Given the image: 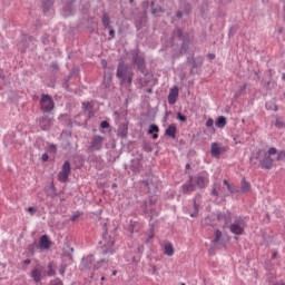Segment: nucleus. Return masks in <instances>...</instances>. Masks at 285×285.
Returning <instances> with one entry per match:
<instances>
[{
    "mask_svg": "<svg viewBox=\"0 0 285 285\" xmlns=\"http://www.w3.org/2000/svg\"><path fill=\"white\" fill-rule=\"evenodd\" d=\"M176 41H180V47ZM170 48H179L178 52H176V57H181L184 52H188L190 50V46L193 45V40L190 39L189 32H184V29L176 27L171 32V37L169 38Z\"/></svg>",
    "mask_w": 285,
    "mask_h": 285,
    "instance_id": "obj_1",
    "label": "nucleus"
},
{
    "mask_svg": "<svg viewBox=\"0 0 285 285\" xmlns=\"http://www.w3.org/2000/svg\"><path fill=\"white\" fill-rule=\"evenodd\" d=\"M115 236L108 233V224L105 223L102 226L101 240L98 243V250L100 255H115L117 250L115 249Z\"/></svg>",
    "mask_w": 285,
    "mask_h": 285,
    "instance_id": "obj_2",
    "label": "nucleus"
},
{
    "mask_svg": "<svg viewBox=\"0 0 285 285\" xmlns=\"http://www.w3.org/2000/svg\"><path fill=\"white\" fill-rule=\"evenodd\" d=\"M116 77L120 81V86H132V77H135V72H132V69L124 60L118 62L117 65V71Z\"/></svg>",
    "mask_w": 285,
    "mask_h": 285,
    "instance_id": "obj_3",
    "label": "nucleus"
},
{
    "mask_svg": "<svg viewBox=\"0 0 285 285\" xmlns=\"http://www.w3.org/2000/svg\"><path fill=\"white\" fill-rule=\"evenodd\" d=\"M131 63L136 66V70L141 75H146V55L139 49L131 52Z\"/></svg>",
    "mask_w": 285,
    "mask_h": 285,
    "instance_id": "obj_4",
    "label": "nucleus"
},
{
    "mask_svg": "<svg viewBox=\"0 0 285 285\" xmlns=\"http://www.w3.org/2000/svg\"><path fill=\"white\" fill-rule=\"evenodd\" d=\"M246 230V218L238 216L232 224H229V233L232 235H244Z\"/></svg>",
    "mask_w": 285,
    "mask_h": 285,
    "instance_id": "obj_5",
    "label": "nucleus"
},
{
    "mask_svg": "<svg viewBox=\"0 0 285 285\" xmlns=\"http://www.w3.org/2000/svg\"><path fill=\"white\" fill-rule=\"evenodd\" d=\"M40 110L46 114L52 112L55 110V100L52 99V96L48 94H42L40 98Z\"/></svg>",
    "mask_w": 285,
    "mask_h": 285,
    "instance_id": "obj_6",
    "label": "nucleus"
},
{
    "mask_svg": "<svg viewBox=\"0 0 285 285\" xmlns=\"http://www.w3.org/2000/svg\"><path fill=\"white\" fill-rule=\"evenodd\" d=\"M187 66H191L190 75H198L199 68L204 66V57L202 56H188L186 60Z\"/></svg>",
    "mask_w": 285,
    "mask_h": 285,
    "instance_id": "obj_7",
    "label": "nucleus"
},
{
    "mask_svg": "<svg viewBox=\"0 0 285 285\" xmlns=\"http://www.w3.org/2000/svg\"><path fill=\"white\" fill-rule=\"evenodd\" d=\"M208 184H210V176L208 175V171L203 170L196 175L195 186L197 188L204 190V188H208Z\"/></svg>",
    "mask_w": 285,
    "mask_h": 285,
    "instance_id": "obj_8",
    "label": "nucleus"
},
{
    "mask_svg": "<svg viewBox=\"0 0 285 285\" xmlns=\"http://www.w3.org/2000/svg\"><path fill=\"white\" fill-rule=\"evenodd\" d=\"M71 170L72 167H70V160H66L62 165L61 170L58 174V181H61V184H66V181H68V177H70Z\"/></svg>",
    "mask_w": 285,
    "mask_h": 285,
    "instance_id": "obj_9",
    "label": "nucleus"
},
{
    "mask_svg": "<svg viewBox=\"0 0 285 285\" xmlns=\"http://www.w3.org/2000/svg\"><path fill=\"white\" fill-rule=\"evenodd\" d=\"M194 180H195V177H193V174H189L187 181L183 184L180 187L183 195H190V193H195L197 187Z\"/></svg>",
    "mask_w": 285,
    "mask_h": 285,
    "instance_id": "obj_10",
    "label": "nucleus"
},
{
    "mask_svg": "<svg viewBox=\"0 0 285 285\" xmlns=\"http://www.w3.org/2000/svg\"><path fill=\"white\" fill-rule=\"evenodd\" d=\"M101 148H104V137L99 135L94 136L91 138V144L88 147V150L90 153H95L101 150Z\"/></svg>",
    "mask_w": 285,
    "mask_h": 285,
    "instance_id": "obj_11",
    "label": "nucleus"
},
{
    "mask_svg": "<svg viewBox=\"0 0 285 285\" xmlns=\"http://www.w3.org/2000/svg\"><path fill=\"white\" fill-rule=\"evenodd\" d=\"M39 127L41 130H50L52 128V118L48 115H43L37 119Z\"/></svg>",
    "mask_w": 285,
    "mask_h": 285,
    "instance_id": "obj_12",
    "label": "nucleus"
},
{
    "mask_svg": "<svg viewBox=\"0 0 285 285\" xmlns=\"http://www.w3.org/2000/svg\"><path fill=\"white\" fill-rule=\"evenodd\" d=\"M92 264H95V255L89 254L82 257L80 263V271H90L92 268Z\"/></svg>",
    "mask_w": 285,
    "mask_h": 285,
    "instance_id": "obj_13",
    "label": "nucleus"
},
{
    "mask_svg": "<svg viewBox=\"0 0 285 285\" xmlns=\"http://www.w3.org/2000/svg\"><path fill=\"white\" fill-rule=\"evenodd\" d=\"M258 166H259V168H263L264 170H271V168H273V157H271V155L264 153L263 158L259 160Z\"/></svg>",
    "mask_w": 285,
    "mask_h": 285,
    "instance_id": "obj_14",
    "label": "nucleus"
},
{
    "mask_svg": "<svg viewBox=\"0 0 285 285\" xmlns=\"http://www.w3.org/2000/svg\"><path fill=\"white\" fill-rule=\"evenodd\" d=\"M217 217V222H222L224 220V228H228V224H230L232 219H233V214L230 213V210H226V213L222 214V212H217L216 214Z\"/></svg>",
    "mask_w": 285,
    "mask_h": 285,
    "instance_id": "obj_15",
    "label": "nucleus"
},
{
    "mask_svg": "<svg viewBox=\"0 0 285 285\" xmlns=\"http://www.w3.org/2000/svg\"><path fill=\"white\" fill-rule=\"evenodd\" d=\"M39 248L40 250H50L52 248V240H50V236L43 234L39 239Z\"/></svg>",
    "mask_w": 285,
    "mask_h": 285,
    "instance_id": "obj_16",
    "label": "nucleus"
},
{
    "mask_svg": "<svg viewBox=\"0 0 285 285\" xmlns=\"http://www.w3.org/2000/svg\"><path fill=\"white\" fill-rule=\"evenodd\" d=\"M178 98H179V88L175 86L169 90V95H168L169 106H175V104H177Z\"/></svg>",
    "mask_w": 285,
    "mask_h": 285,
    "instance_id": "obj_17",
    "label": "nucleus"
},
{
    "mask_svg": "<svg viewBox=\"0 0 285 285\" xmlns=\"http://www.w3.org/2000/svg\"><path fill=\"white\" fill-rule=\"evenodd\" d=\"M117 137L119 139H128V120H125L118 128Z\"/></svg>",
    "mask_w": 285,
    "mask_h": 285,
    "instance_id": "obj_18",
    "label": "nucleus"
},
{
    "mask_svg": "<svg viewBox=\"0 0 285 285\" xmlns=\"http://www.w3.org/2000/svg\"><path fill=\"white\" fill-rule=\"evenodd\" d=\"M264 149H258V150H254L252 151V156L249 157V163L252 164V166H257V161H259V159L262 158V155H264Z\"/></svg>",
    "mask_w": 285,
    "mask_h": 285,
    "instance_id": "obj_19",
    "label": "nucleus"
},
{
    "mask_svg": "<svg viewBox=\"0 0 285 285\" xmlns=\"http://www.w3.org/2000/svg\"><path fill=\"white\" fill-rule=\"evenodd\" d=\"M104 88H112V71H105L102 78Z\"/></svg>",
    "mask_w": 285,
    "mask_h": 285,
    "instance_id": "obj_20",
    "label": "nucleus"
},
{
    "mask_svg": "<svg viewBox=\"0 0 285 285\" xmlns=\"http://www.w3.org/2000/svg\"><path fill=\"white\" fill-rule=\"evenodd\" d=\"M165 137H170L171 139H177V126L171 124L165 130Z\"/></svg>",
    "mask_w": 285,
    "mask_h": 285,
    "instance_id": "obj_21",
    "label": "nucleus"
},
{
    "mask_svg": "<svg viewBox=\"0 0 285 285\" xmlns=\"http://www.w3.org/2000/svg\"><path fill=\"white\" fill-rule=\"evenodd\" d=\"M250 188H252L250 183H248L246 180V177H243L242 178V186H240V188H238V193H240L242 195H245V193H249Z\"/></svg>",
    "mask_w": 285,
    "mask_h": 285,
    "instance_id": "obj_22",
    "label": "nucleus"
},
{
    "mask_svg": "<svg viewBox=\"0 0 285 285\" xmlns=\"http://www.w3.org/2000/svg\"><path fill=\"white\" fill-rule=\"evenodd\" d=\"M146 179L142 180L144 186H146L147 188H150L151 186H155V184L153 183V171H146L145 174Z\"/></svg>",
    "mask_w": 285,
    "mask_h": 285,
    "instance_id": "obj_23",
    "label": "nucleus"
},
{
    "mask_svg": "<svg viewBox=\"0 0 285 285\" xmlns=\"http://www.w3.org/2000/svg\"><path fill=\"white\" fill-rule=\"evenodd\" d=\"M272 126H275V128H278V130H282L285 128V119L284 117L279 116L276 117L274 121H272Z\"/></svg>",
    "mask_w": 285,
    "mask_h": 285,
    "instance_id": "obj_24",
    "label": "nucleus"
},
{
    "mask_svg": "<svg viewBox=\"0 0 285 285\" xmlns=\"http://www.w3.org/2000/svg\"><path fill=\"white\" fill-rule=\"evenodd\" d=\"M210 153H212V156H213V157L219 158L220 155H222V149H220V147H219V144L213 142V144H212Z\"/></svg>",
    "mask_w": 285,
    "mask_h": 285,
    "instance_id": "obj_25",
    "label": "nucleus"
},
{
    "mask_svg": "<svg viewBox=\"0 0 285 285\" xmlns=\"http://www.w3.org/2000/svg\"><path fill=\"white\" fill-rule=\"evenodd\" d=\"M110 264V259L101 258L94 264V271H99L102 266H108Z\"/></svg>",
    "mask_w": 285,
    "mask_h": 285,
    "instance_id": "obj_26",
    "label": "nucleus"
},
{
    "mask_svg": "<svg viewBox=\"0 0 285 285\" xmlns=\"http://www.w3.org/2000/svg\"><path fill=\"white\" fill-rule=\"evenodd\" d=\"M266 110H274V112H277L279 110V106H277V102H275V99H272L265 104Z\"/></svg>",
    "mask_w": 285,
    "mask_h": 285,
    "instance_id": "obj_27",
    "label": "nucleus"
},
{
    "mask_svg": "<svg viewBox=\"0 0 285 285\" xmlns=\"http://www.w3.org/2000/svg\"><path fill=\"white\" fill-rule=\"evenodd\" d=\"M57 266L55 263L50 262L47 266V275L48 277H53V275H57Z\"/></svg>",
    "mask_w": 285,
    "mask_h": 285,
    "instance_id": "obj_28",
    "label": "nucleus"
},
{
    "mask_svg": "<svg viewBox=\"0 0 285 285\" xmlns=\"http://www.w3.org/2000/svg\"><path fill=\"white\" fill-rule=\"evenodd\" d=\"M72 77H75V71H71L67 77L63 78L62 81V88H65V90H69L70 88V79H72Z\"/></svg>",
    "mask_w": 285,
    "mask_h": 285,
    "instance_id": "obj_29",
    "label": "nucleus"
},
{
    "mask_svg": "<svg viewBox=\"0 0 285 285\" xmlns=\"http://www.w3.org/2000/svg\"><path fill=\"white\" fill-rule=\"evenodd\" d=\"M31 277L36 284H39V282H41V271L39 268H35L31 272Z\"/></svg>",
    "mask_w": 285,
    "mask_h": 285,
    "instance_id": "obj_30",
    "label": "nucleus"
},
{
    "mask_svg": "<svg viewBox=\"0 0 285 285\" xmlns=\"http://www.w3.org/2000/svg\"><path fill=\"white\" fill-rule=\"evenodd\" d=\"M227 119L226 116H219L216 119L215 126L216 128H226Z\"/></svg>",
    "mask_w": 285,
    "mask_h": 285,
    "instance_id": "obj_31",
    "label": "nucleus"
},
{
    "mask_svg": "<svg viewBox=\"0 0 285 285\" xmlns=\"http://www.w3.org/2000/svg\"><path fill=\"white\" fill-rule=\"evenodd\" d=\"M164 253L167 257H173L175 255V248L170 243L165 244Z\"/></svg>",
    "mask_w": 285,
    "mask_h": 285,
    "instance_id": "obj_32",
    "label": "nucleus"
},
{
    "mask_svg": "<svg viewBox=\"0 0 285 285\" xmlns=\"http://www.w3.org/2000/svg\"><path fill=\"white\" fill-rule=\"evenodd\" d=\"M55 6V0H42L43 12H50V8Z\"/></svg>",
    "mask_w": 285,
    "mask_h": 285,
    "instance_id": "obj_33",
    "label": "nucleus"
},
{
    "mask_svg": "<svg viewBox=\"0 0 285 285\" xmlns=\"http://www.w3.org/2000/svg\"><path fill=\"white\" fill-rule=\"evenodd\" d=\"M37 248H39V244H37V240H35L32 244L28 246V253L31 257H33Z\"/></svg>",
    "mask_w": 285,
    "mask_h": 285,
    "instance_id": "obj_34",
    "label": "nucleus"
},
{
    "mask_svg": "<svg viewBox=\"0 0 285 285\" xmlns=\"http://www.w3.org/2000/svg\"><path fill=\"white\" fill-rule=\"evenodd\" d=\"M102 26L104 28H112V26H110V17L106 13L102 16Z\"/></svg>",
    "mask_w": 285,
    "mask_h": 285,
    "instance_id": "obj_35",
    "label": "nucleus"
},
{
    "mask_svg": "<svg viewBox=\"0 0 285 285\" xmlns=\"http://www.w3.org/2000/svg\"><path fill=\"white\" fill-rule=\"evenodd\" d=\"M156 132H159V126L156 124L150 125L147 135H155Z\"/></svg>",
    "mask_w": 285,
    "mask_h": 285,
    "instance_id": "obj_36",
    "label": "nucleus"
},
{
    "mask_svg": "<svg viewBox=\"0 0 285 285\" xmlns=\"http://www.w3.org/2000/svg\"><path fill=\"white\" fill-rule=\"evenodd\" d=\"M222 239V230L216 229L215 230V237L212 240V244H219V240Z\"/></svg>",
    "mask_w": 285,
    "mask_h": 285,
    "instance_id": "obj_37",
    "label": "nucleus"
},
{
    "mask_svg": "<svg viewBox=\"0 0 285 285\" xmlns=\"http://www.w3.org/2000/svg\"><path fill=\"white\" fill-rule=\"evenodd\" d=\"M246 83L239 87V89L235 92L234 97L235 99H239L242 97V94L246 90Z\"/></svg>",
    "mask_w": 285,
    "mask_h": 285,
    "instance_id": "obj_38",
    "label": "nucleus"
},
{
    "mask_svg": "<svg viewBox=\"0 0 285 285\" xmlns=\"http://www.w3.org/2000/svg\"><path fill=\"white\" fill-rule=\"evenodd\" d=\"M142 150L145 153H151L153 151V145H150V142H148V141H144L142 142Z\"/></svg>",
    "mask_w": 285,
    "mask_h": 285,
    "instance_id": "obj_39",
    "label": "nucleus"
},
{
    "mask_svg": "<svg viewBox=\"0 0 285 285\" xmlns=\"http://www.w3.org/2000/svg\"><path fill=\"white\" fill-rule=\"evenodd\" d=\"M176 118L178 119V121H181L183 124H186V121H188V118L184 114H181V111L177 112Z\"/></svg>",
    "mask_w": 285,
    "mask_h": 285,
    "instance_id": "obj_40",
    "label": "nucleus"
},
{
    "mask_svg": "<svg viewBox=\"0 0 285 285\" xmlns=\"http://www.w3.org/2000/svg\"><path fill=\"white\" fill-rule=\"evenodd\" d=\"M106 277H110V268H105V273H101V282H106Z\"/></svg>",
    "mask_w": 285,
    "mask_h": 285,
    "instance_id": "obj_41",
    "label": "nucleus"
},
{
    "mask_svg": "<svg viewBox=\"0 0 285 285\" xmlns=\"http://www.w3.org/2000/svg\"><path fill=\"white\" fill-rule=\"evenodd\" d=\"M141 170V161H137L136 165L132 166V173H139Z\"/></svg>",
    "mask_w": 285,
    "mask_h": 285,
    "instance_id": "obj_42",
    "label": "nucleus"
},
{
    "mask_svg": "<svg viewBox=\"0 0 285 285\" xmlns=\"http://www.w3.org/2000/svg\"><path fill=\"white\" fill-rule=\"evenodd\" d=\"M67 248H69V250H65V255H67V257H69V259H72V253H75V248L67 246Z\"/></svg>",
    "mask_w": 285,
    "mask_h": 285,
    "instance_id": "obj_43",
    "label": "nucleus"
},
{
    "mask_svg": "<svg viewBox=\"0 0 285 285\" xmlns=\"http://www.w3.org/2000/svg\"><path fill=\"white\" fill-rule=\"evenodd\" d=\"M66 268H68V265L66 263H62L60 265L59 274L63 277L66 275Z\"/></svg>",
    "mask_w": 285,
    "mask_h": 285,
    "instance_id": "obj_44",
    "label": "nucleus"
},
{
    "mask_svg": "<svg viewBox=\"0 0 285 285\" xmlns=\"http://www.w3.org/2000/svg\"><path fill=\"white\" fill-rule=\"evenodd\" d=\"M50 70H51V72H59V63L52 62L50 65Z\"/></svg>",
    "mask_w": 285,
    "mask_h": 285,
    "instance_id": "obj_45",
    "label": "nucleus"
},
{
    "mask_svg": "<svg viewBox=\"0 0 285 285\" xmlns=\"http://www.w3.org/2000/svg\"><path fill=\"white\" fill-rule=\"evenodd\" d=\"M100 128H102V130H108V128H110V122H108L107 120H102L100 122Z\"/></svg>",
    "mask_w": 285,
    "mask_h": 285,
    "instance_id": "obj_46",
    "label": "nucleus"
},
{
    "mask_svg": "<svg viewBox=\"0 0 285 285\" xmlns=\"http://www.w3.org/2000/svg\"><path fill=\"white\" fill-rule=\"evenodd\" d=\"M283 159H285V149H284V150H281V151L277 154L276 161H282Z\"/></svg>",
    "mask_w": 285,
    "mask_h": 285,
    "instance_id": "obj_47",
    "label": "nucleus"
},
{
    "mask_svg": "<svg viewBox=\"0 0 285 285\" xmlns=\"http://www.w3.org/2000/svg\"><path fill=\"white\" fill-rule=\"evenodd\" d=\"M108 30H109L108 41H112V39H115V28L109 27Z\"/></svg>",
    "mask_w": 285,
    "mask_h": 285,
    "instance_id": "obj_48",
    "label": "nucleus"
},
{
    "mask_svg": "<svg viewBox=\"0 0 285 285\" xmlns=\"http://www.w3.org/2000/svg\"><path fill=\"white\" fill-rule=\"evenodd\" d=\"M237 33V27H230L228 30V37H235Z\"/></svg>",
    "mask_w": 285,
    "mask_h": 285,
    "instance_id": "obj_49",
    "label": "nucleus"
},
{
    "mask_svg": "<svg viewBox=\"0 0 285 285\" xmlns=\"http://www.w3.org/2000/svg\"><path fill=\"white\" fill-rule=\"evenodd\" d=\"M139 262H141V256L136 254L131 257V264H139Z\"/></svg>",
    "mask_w": 285,
    "mask_h": 285,
    "instance_id": "obj_50",
    "label": "nucleus"
},
{
    "mask_svg": "<svg viewBox=\"0 0 285 285\" xmlns=\"http://www.w3.org/2000/svg\"><path fill=\"white\" fill-rule=\"evenodd\" d=\"M83 110H87V112H90V110H92V104L90 102H83Z\"/></svg>",
    "mask_w": 285,
    "mask_h": 285,
    "instance_id": "obj_51",
    "label": "nucleus"
},
{
    "mask_svg": "<svg viewBox=\"0 0 285 285\" xmlns=\"http://www.w3.org/2000/svg\"><path fill=\"white\" fill-rule=\"evenodd\" d=\"M193 12V6L190 3L185 4V14H190Z\"/></svg>",
    "mask_w": 285,
    "mask_h": 285,
    "instance_id": "obj_52",
    "label": "nucleus"
},
{
    "mask_svg": "<svg viewBox=\"0 0 285 285\" xmlns=\"http://www.w3.org/2000/svg\"><path fill=\"white\" fill-rule=\"evenodd\" d=\"M41 43H43V46H49L50 45V39L47 36H42L41 37Z\"/></svg>",
    "mask_w": 285,
    "mask_h": 285,
    "instance_id": "obj_53",
    "label": "nucleus"
},
{
    "mask_svg": "<svg viewBox=\"0 0 285 285\" xmlns=\"http://www.w3.org/2000/svg\"><path fill=\"white\" fill-rule=\"evenodd\" d=\"M50 285H63V281H61L60 278H55L50 282Z\"/></svg>",
    "mask_w": 285,
    "mask_h": 285,
    "instance_id": "obj_54",
    "label": "nucleus"
},
{
    "mask_svg": "<svg viewBox=\"0 0 285 285\" xmlns=\"http://www.w3.org/2000/svg\"><path fill=\"white\" fill-rule=\"evenodd\" d=\"M227 189H228L232 194L239 193V188H236V187L233 186V185H228Z\"/></svg>",
    "mask_w": 285,
    "mask_h": 285,
    "instance_id": "obj_55",
    "label": "nucleus"
},
{
    "mask_svg": "<svg viewBox=\"0 0 285 285\" xmlns=\"http://www.w3.org/2000/svg\"><path fill=\"white\" fill-rule=\"evenodd\" d=\"M144 250H145L144 245L138 246V248L136 250V253H137L136 255L140 256V258H141V255H144Z\"/></svg>",
    "mask_w": 285,
    "mask_h": 285,
    "instance_id": "obj_56",
    "label": "nucleus"
},
{
    "mask_svg": "<svg viewBox=\"0 0 285 285\" xmlns=\"http://www.w3.org/2000/svg\"><path fill=\"white\" fill-rule=\"evenodd\" d=\"M153 217H159V213H157L156 208L150 209V219H153Z\"/></svg>",
    "mask_w": 285,
    "mask_h": 285,
    "instance_id": "obj_57",
    "label": "nucleus"
},
{
    "mask_svg": "<svg viewBox=\"0 0 285 285\" xmlns=\"http://www.w3.org/2000/svg\"><path fill=\"white\" fill-rule=\"evenodd\" d=\"M155 238V233L148 234L147 238L145 239V244H150V240Z\"/></svg>",
    "mask_w": 285,
    "mask_h": 285,
    "instance_id": "obj_58",
    "label": "nucleus"
},
{
    "mask_svg": "<svg viewBox=\"0 0 285 285\" xmlns=\"http://www.w3.org/2000/svg\"><path fill=\"white\" fill-rule=\"evenodd\" d=\"M214 125H215V120H213V118L207 119V121H206L207 128H213Z\"/></svg>",
    "mask_w": 285,
    "mask_h": 285,
    "instance_id": "obj_59",
    "label": "nucleus"
},
{
    "mask_svg": "<svg viewBox=\"0 0 285 285\" xmlns=\"http://www.w3.org/2000/svg\"><path fill=\"white\" fill-rule=\"evenodd\" d=\"M267 153H268L267 155H269V157H271L272 155H277V148L271 147Z\"/></svg>",
    "mask_w": 285,
    "mask_h": 285,
    "instance_id": "obj_60",
    "label": "nucleus"
},
{
    "mask_svg": "<svg viewBox=\"0 0 285 285\" xmlns=\"http://www.w3.org/2000/svg\"><path fill=\"white\" fill-rule=\"evenodd\" d=\"M158 12H164V8L159 7L158 9L157 8L151 9V14H157Z\"/></svg>",
    "mask_w": 285,
    "mask_h": 285,
    "instance_id": "obj_61",
    "label": "nucleus"
},
{
    "mask_svg": "<svg viewBox=\"0 0 285 285\" xmlns=\"http://www.w3.org/2000/svg\"><path fill=\"white\" fill-rule=\"evenodd\" d=\"M150 2L148 0L142 1V10H148Z\"/></svg>",
    "mask_w": 285,
    "mask_h": 285,
    "instance_id": "obj_62",
    "label": "nucleus"
},
{
    "mask_svg": "<svg viewBox=\"0 0 285 285\" xmlns=\"http://www.w3.org/2000/svg\"><path fill=\"white\" fill-rule=\"evenodd\" d=\"M49 153H57V145L55 144L49 145Z\"/></svg>",
    "mask_w": 285,
    "mask_h": 285,
    "instance_id": "obj_63",
    "label": "nucleus"
},
{
    "mask_svg": "<svg viewBox=\"0 0 285 285\" xmlns=\"http://www.w3.org/2000/svg\"><path fill=\"white\" fill-rule=\"evenodd\" d=\"M41 159L42 161H48V159H50V156L48 155V153H45L42 154Z\"/></svg>",
    "mask_w": 285,
    "mask_h": 285,
    "instance_id": "obj_64",
    "label": "nucleus"
}]
</instances>
